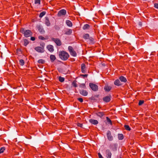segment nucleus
I'll use <instances>...</instances> for the list:
<instances>
[{"instance_id":"1","label":"nucleus","mask_w":158,"mask_h":158,"mask_svg":"<svg viewBox=\"0 0 158 158\" xmlns=\"http://www.w3.org/2000/svg\"><path fill=\"white\" fill-rule=\"evenodd\" d=\"M59 55L60 58L64 60H66L69 56V54L64 51H60Z\"/></svg>"},{"instance_id":"2","label":"nucleus","mask_w":158,"mask_h":158,"mask_svg":"<svg viewBox=\"0 0 158 158\" xmlns=\"http://www.w3.org/2000/svg\"><path fill=\"white\" fill-rule=\"evenodd\" d=\"M21 32L23 33L24 36L26 37L30 36L32 35L31 32L29 30L25 31L22 28L21 30Z\"/></svg>"},{"instance_id":"3","label":"nucleus","mask_w":158,"mask_h":158,"mask_svg":"<svg viewBox=\"0 0 158 158\" xmlns=\"http://www.w3.org/2000/svg\"><path fill=\"white\" fill-rule=\"evenodd\" d=\"M89 86L91 89L94 91H97L98 90V86L94 83H90L89 84Z\"/></svg>"},{"instance_id":"4","label":"nucleus","mask_w":158,"mask_h":158,"mask_svg":"<svg viewBox=\"0 0 158 158\" xmlns=\"http://www.w3.org/2000/svg\"><path fill=\"white\" fill-rule=\"evenodd\" d=\"M68 50L70 53V54L73 56H77V54L76 52L74 51L73 48L71 46L68 47Z\"/></svg>"},{"instance_id":"5","label":"nucleus","mask_w":158,"mask_h":158,"mask_svg":"<svg viewBox=\"0 0 158 158\" xmlns=\"http://www.w3.org/2000/svg\"><path fill=\"white\" fill-rule=\"evenodd\" d=\"M51 40L52 41H54L57 46H60L61 45V41L59 39L52 38Z\"/></svg>"},{"instance_id":"6","label":"nucleus","mask_w":158,"mask_h":158,"mask_svg":"<svg viewBox=\"0 0 158 158\" xmlns=\"http://www.w3.org/2000/svg\"><path fill=\"white\" fill-rule=\"evenodd\" d=\"M35 49L39 52L42 53L44 52V49L43 47H37L35 48Z\"/></svg>"},{"instance_id":"7","label":"nucleus","mask_w":158,"mask_h":158,"mask_svg":"<svg viewBox=\"0 0 158 158\" xmlns=\"http://www.w3.org/2000/svg\"><path fill=\"white\" fill-rule=\"evenodd\" d=\"M110 148L113 151L116 150L117 145L115 144H111L110 145Z\"/></svg>"},{"instance_id":"8","label":"nucleus","mask_w":158,"mask_h":158,"mask_svg":"<svg viewBox=\"0 0 158 158\" xmlns=\"http://www.w3.org/2000/svg\"><path fill=\"white\" fill-rule=\"evenodd\" d=\"M66 14V11L65 10L62 9L60 10L58 13V15L60 16L62 15H65Z\"/></svg>"},{"instance_id":"9","label":"nucleus","mask_w":158,"mask_h":158,"mask_svg":"<svg viewBox=\"0 0 158 158\" xmlns=\"http://www.w3.org/2000/svg\"><path fill=\"white\" fill-rule=\"evenodd\" d=\"M107 135L108 139L110 141H111L113 140V136L111 135V133L110 131H108L107 133Z\"/></svg>"},{"instance_id":"10","label":"nucleus","mask_w":158,"mask_h":158,"mask_svg":"<svg viewBox=\"0 0 158 158\" xmlns=\"http://www.w3.org/2000/svg\"><path fill=\"white\" fill-rule=\"evenodd\" d=\"M111 97L110 95L109 96H106L104 97L103 98V100L104 101L107 102H109L110 100Z\"/></svg>"},{"instance_id":"11","label":"nucleus","mask_w":158,"mask_h":158,"mask_svg":"<svg viewBox=\"0 0 158 158\" xmlns=\"http://www.w3.org/2000/svg\"><path fill=\"white\" fill-rule=\"evenodd\" d=\"M106 154L107 158H111V153L109 149L106 150Z\"/></svg>"},{"instance_id":"12","label":"nucleus","mask_w":158,"mask_h":158,"mask_svg":"<svg viewBox=\"0 0 158 158\" xmlns=\"http://www.w3.org/2000/svg\"><path fill=\"white\" fill-rule=\"evenodd\" d=\"M81 70L82 73H85L86 71V68L84 64H82L81 65Z\"/></svg>"},{"instance_id":"13","label":"nucleus","mask_w":158,"mask_h":158,"mask_svg":"<svg viewBox=\"0 0 158 158\" xmlns=\"http://www.w3.org/2000/svg\"><path fill=\"white\" fill-rule=\"evenodd\" d=\"M80 93L82 95L84 96H86L88 94V92L84 90H80Z\"/></svg>"},{"instance_id":"14","label":"nucleus","mask_w":158,"mask_h":158,"mask_svg":"<svg viewBox=\"0 0 158 158\" xmlns=\"http://www.w3.org/2000/svg\"><path fill=\"white\" fill-rule=\"evenodd\" d=\"M37 28L39 31L41 33L43 34L44 33L45 31L44 30L42 27L40 25L38 26H37Z\"/></svg>"},{"instance_id":"15","label":"nucleus","mask_w":158,"mask_h":158,"mask_svg":"<svg viewBox=\"0 0 158 158\" xmlns=\"http://www.w3.org/2000/svg\"><path fill=\"white\" fill-rule=\"evenodd\" d=\"M89 122L92 124L94 125L97 124L98 123V122L97 120L92 119H89Z\"/></svg>"},{"instance_id":"16","label":"nucleus","mask_w":158,"mask_h":158,"mask_svg":"<svg viewBox=\"0 0 158 158\" xmlns=\"http://www.w3.org/2000/svg\"><path fill=\"white\" fill-rule=\"evenodd\" d=\"M47 48V49L50 52H52L54 51L53 47L51 45H48Z\"/></svg>"},{"instance_id":"17","label":"nucleus","mask_w":158,"mask_h":158,"mask_svg":"<svg viewBox=\"0 0 158 158\" xmlns=\"http://www.w3.org/2000/svg\"><path fill=\"white\" fill-rule=\"evenodd\" d=\"M115 85L119 86L122 85V83L118 79L116 80L114 83Z\"/></svg>"},{"instance_id":"18","label":"nucleus","mask_w":158,"mask_h":158,"mask_svg":"<svg viewBox=\"0 0 158 158\" xmlns=\"http://www.w3.org/2000/svg\"><path fill=\"white\" fill-rule=\"evenodd\" d=\"M45 23L46 25L48 26H49L50 25V23L48 19V18L47 17H45Z\"/></svg>"},{"instance_id":"19","label":"nucleus","mask_w":158,"mask_h":158,"mask_svg":"<svg viewBox=\"0 0 158 158\" xmlns=\"http://www.w3.org/2000/svg\"><path fill=\"white\" fill-rule=\"evenodd\" d=\"M96 114L97 116L99 117L100 118L102 117L103 116L105 115L104 113V112H97Z\"/></svg>"},{"instance_id":"20","label":"nucleus","mask_w":158,"mask_h":158,"mask_svg":"<svg viewBox=\"0 0 158 158\" xmlns=\"http://www.w3.org/2000/svg\"><path fill=\"white\" fill-rule=\"evenodd\" d=\"M72 29H67L66 30L65 34L67 35H70L72 33Z\"/></svg>"},{"instance_id":"21","label":"nucleus","mask_w":158,"mask_h":158,"mask_svg":"<svg viewBox=\"0 0 158 158\" xmlns=\"http://www.w3.org/2000/svg\"><path fill=\"white\" fill-rule=\"evenodd\" d=\"M119 79L121 81L123 82H126L127 81L126 78L123 76H120L119 77Z\"/></svg>"},{"instance_id":"22","label":"nucleus","mask_w":158,"mask_h":158,"mask_svg":"<svg viewBox=\"0 0 158 158\" xmlns=\"http://www.w3.org/2000/svg\"><path fill=\"white\" fill-rule=\"evenodd\" d=\"M66 23L68 26L70 27H71L73 25L72 23L71 22L68 20H66Z\"/></svg>"},{"instance_id":"23","label":"nucleus","mask_w":158,"mask_h":158,"mask_svg":"<svg viewBox=\"0 0 158 158\" xmlns=\"http://www.w3.org/2000/svg\"><path fill=\"white\" fill-rule=\"evenodd\" d=\"M104 89L106 91L109 92L111 90V87L110 86L106 85L105 86Z\"/></svg>"},{"instance_id":"24","label":"nucleus","mask_w":158,"mask_h":158,"mask_svg":"<svg viewBox=\"0 0 158 158\" xmlns=\"http://www.w3.org/2000/svg\"><path fill=\"white\" fill-rule=\"evenodd\" d=\"M50 58L51 61L52 62H53L56 59L55 56L54 55H51Z\"/></svg>"},{"instance_id":"25","label":"nucleus","mask_w":158,"mask_h":158,"mask_svg":"<svg viewBox=\"0 0 158 158\" xmlns=\"http://www.w3.org/2000/svg\"><path fill=\"white\" fill-rule=\"evenodd\" d=\"M90 27V26L88 24H85L83 27L84 30L88 29Z\"/></svg>"},{"instance_id":"26","label":"nucleus","mask_w":158,"mask_h":158,"mask_svg":"<svg viewBox=\"0 0 158 158\" xmlns=\"http://www.w3.org/2000/svg\"><path fill=\"white\" fill-rule=\"evenodd\" d=\"M118 137L119 140H122L123 139V136L122 134H118Z\"/></svg>"},{"instance_id":"27","label":"nucleus","mask_w":158,"mask_h":158,"mask_svg":"<svg viewBox=\"0 0 158 158\" xmlns=\"http://www.w3.org/2000/svg\"><path fill=\"white\" fill-rule=\"evenodd\" d=\"M19 64L22 66H23L24 64V60L22 59L19 60Z\"/></svg>"},{"instance_id":"28","label":"nucleus","mask_w":158,"mask_h":158,"mask_svg":"<svg viewBox=\"0 0 158 158\" xmlns=\"http://www.w3.org/2000/svg\"><path fill=\"white\" fill-rule=\"evenodd\" d=\"M46 14V12L45 11H43L41 12L39 15V17L40 18H42L43 16L45 14Z\"/></svg>"},{"instance_id":"29","label":"nucleus","mask_w":158,"mask_h":158,"mask_svg":"<svg viewBox=\"0 0 158 158\" xmlns=\"http://www.w3.org/2000/svg\"><path fill=\"white\" fill-rule=\"evenodd\" d=\"M126 130L128 131H130L131 128L128 125H125L124 126Z\"/></svg>"},{"instance_id":"30","label":"nucleus","mask_w":158,"mask_h":158,"mask_svg":"<svg viewBox=\"0 0 158 158\" xmlns=\"http://www.w3.org/2000/svg\"><path fill=\"white\" fill-rule=\"evenodd\" d=\"M38 62L39 63L43 64L44 63L45 61L43 59H40L38 60Z\"/></svg>"},{"instance_id":"31","label":"nucleus","mask_w":158,"mask_h":158,"mask_svg":"<svg viewBox=\"0 0 158 158\" xmlns=\"http://www.w3.org/2000/svg\"><path fill=\"white\" fill-rule=\"evenodd\" d=\"M35 4L40 5V0H35Z\"/></svg>"},{"instance_id":"32","label":"nucleus","mask_w":158,"mask_h":158,"mask_svg":"<svg viewBox=\"0 0 158 158\" xmlns=\"http://www.w3.org/2000/svg\"><path fill=\"white\" fill-rule=\"evenodd\" d=\"M89 35L88 34H85L83 36V38L85 39H87L89 38Z\"/></svg>"},{"instance_id":"33","label":"nucleus","mask_w":158,"mask_h":158,"mask_svg":"<svg viewBox=\"0 0 158 158\" xmlns=\"http://www.w3.org/2000/svg\"><path fill=\"white\" fill-rule=\"evenodd\" d=\"M106 118L107 121L110 124V125H112V122L111 121L110 119L108 117H106Z\"/></svg>"},{"instance_id":"34","label":"nucleus","mask_w":158,"mask_h":158,"mask_svg":"<svg viewBox=\"0 0 158 158\" xmlns=\"http://www.w3.org/2000/svg\"><path fill=\"white\" fill-rule=\"evenodd\" d=\"M24 45L25 46H27L29 42L27 40L25 39L24 40Z\"/></svg>"},{"instance_id":"35","label":"nucleus","mask_w":158,"mask_h":158,"mask_svg":"<svg viewBox=\"0 0 158 158\" xmlns=\"http://www.w3.org/2000/svg\"><path fill=\"white\" fill-rule=\"evenodd\" d=\"M59 79V81L61 82H62L64 81V79L63 77H60Z\"/></svg>"},{"instance_id":"36","label":"nucleus","mask_w":158,"mask_h":158,"mask_svg":"<svg viewBox=\"0 0 158 158\" xmlns=\"http://www.w3.org/2000/svg\"><path fill=\"white\" fill-rule=\"evenodd\" d=\"M5 150V148L4 147H2L0 149V153H2Z\"/></svg>"},{"instance_id":"37","label":"nucleus","mask_w":158,"mask_h":158,"mask_svg":"<svg viewBox=\"0 0 158 158\" xmlns=\"http://www.w3.org/2000/svg\"><path fill=\"white\" fill-rule=\"evenodd\" d=\"M144 103V101L143 100H140L139 102V105L140 106L142 105Z\"/></svg>"},{"instance_id":"38","label":"nucleus","mask_w":158,"mask_h":158,"mask_svg":"<svg viewBox=\"0 0 158 158\" xmlns=\"http://www.w3.org/2000/svg\"><path fill=\"white\" fill-rule=\"evenodd\" d=\"M72 85H73V86H74L75 87H77V86L76 83L75 81H73V82Z\"/></svg>"},{"instance_id":"39","label":"nucleus","mask_w":158,"mask_h":158,"mask_svg":"<svg viewBox=\"0 0 158 158\" xmlns=\"http://www.w3.org/2000/svg\"><path fill=\"white\" fill-rule=\"evenodd\" d=\"M78 100L79 101H80L81 102H82L83 101V99L82 98H78Z\"/></svg>"},{"instance_id":"40","label":"nucleus","mask_w":158,"mask_h":158,"mask_svg":"<svg viewBox=\"0 0 158 158\" xmlns=\"http://www.w3.org/2000/svg\"><path fill=\"white\" fill-rule=\"evenodd\" d=\"M98 155L99 158H104L100 153H98Z\"/></svg>"},{"instance_id":"41","label":"nucleus","mask_w":158,"mask_h":158,"mask_svg":"<svg viewBox=\"0 0 158 158\" xmlns=\"http://www.w3.org/2000/svg\"><path fill=\"white\" fill-rule=\"evenodd\" d=\"M39 39H41L42 40H44L45 39V38L44 37L42 36H39Z\"/></svg>"},{"instance_id":"42","label":"nucleus","mask_w":158,"mask_h":158,"mask_svg":"<svg viewBox=\"0 0 158 158\" xmlns=\"http://www.w3.org/2000/svg\"><path fill=\"white\" fill-rule=\"evenodd\" d=\"M80 86L83 88H85V85L84 84H81Z\"/></svg>"},{"instance_id":"43","label":"nucleus","mask_w":158,"mask_h":158,"mask_svg":"<svg viewBox=\"0 0 158 158\" xmlns=\"http://www.w3.org/2000/svg\"><path fill=\"white\" fill-rule=\"evenodd\" d=\"M154 7L158 9V3H155L154 4Z\"/></svg>"},{"instance_id":"44","label":"nucleus","mask_w":158,"mask_h":158,"mask_svg":"<svg viewBox=\"0 0 158 158\" xmlns=\"http://www.w3.org/2000/svg\"><path fill=\"white\" fill-rule=\"evenodd\" d=\"M88 75V74H84V75L82 74V75H81V76L83 77H87Z\"/></svg>"},{"instance_id":"45","label":"nucleus","mask_w":158,"mask_h":158,"mask_svg":"<svg viewBox=\"0 0 158 158\" xmlns=\"http://www.w3.org/2000/svg\"><path fill=\"white\" fill-rule=\"evenodd\" d=\"M31 40L34 41L35 39V37H31Z\"/></svg>"},{"instance_id":"46","label":"nucleus","mask_w":158,"mask_h":158,"mask_svg":"<svg viewBox=\"0 0 158 158\" xmlns=\"http://www.w3.org/2000/svg\"><path fill=\"white\" fill-rule=\"evenodd\" d=\"M77 125L79 126V127H81L82 126V125L81 123H78V124H77Z\"/></svg>"},{"instance_id":"47","label":"nucleus","mask_w":158,"mask_h":158,"mask_svg":"<svg viewBox=\"0 0 158 158\" xmlns=\"http://www.w3.org/2000/svg\"><path fill=\"white\" fill-rule=\"evenodd\" d=\"M157 156H158V154L157 155Z\"/></svg>"}]
</instances>
